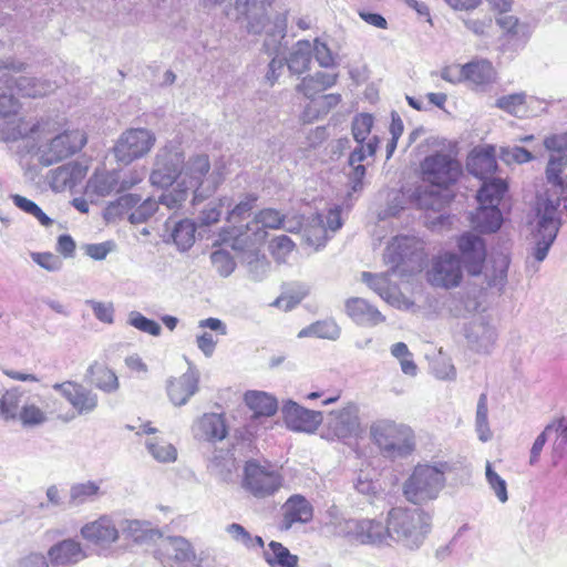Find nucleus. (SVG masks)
I'll list each match as a JSON object with an SVG mask.
<instances>
[{"mask_svg":"<svg viewBox=\"0 0 567 567\" xmlns=\"http://www.w3.org/2000/svg\"><path fill=\"white\" fill-rule=\"evenodd\" d=\"M301 223L296 221V226H289L285 221L284 215L274 208H265L255 215L252 221L246 225V230L235 228L230 233V239L233 240V248H244L245 246H257L261 244L266 238L265 229H279L284 228L288 231H295L299 229Z\"/></svg>","mask_w":567,"mask_h":567,"instance_id":"8","label":"nucleus"},{"mask_svg":"<svg viewBox=\"0 0 567 567\" xmlns=\"http://www.w3.org/2000/svg\"><path fill=\"white\" fill-rule=\"evenodd\" d=\"M154 555L164 567H181L196 558L190 543L181 536H162Z\"/></svg>","mask_w":567,"mask_h":567,"instance_id":"17","label":"nucleus"},{"mask_svg":"<svg viewBox=\"0 0 567 567\" xmlns=\"http://www.w3.org/2000/svg\"><path fill=\"white\" fill-rule=\"evenodd\" d=\"M509 267V258L504 254L495 256L492 260V267L486 268L484 278L487 288H494L503 291L507 284V271Z\"/></svg>","mask_w":567,"mask_h":567,"instance_id":"41","label":"nucleus"},{"mask_svg":"<svg viewBox=\"0 0 567 567\" xmlns=\"http://www.w3.org/2000/svg\"><path fill=\"white\" fill-rule=\"evenodd\" d=\"M210 260L214 268L221 277L230 276L236 268L234 258L224 249L215 250L210 255Z\"/></svg>","mask_w":567,"mask_h":567,"instance_id":"56","label":"nucleus"},{"mask_svg":"<svg viewBox=\"0 0 567 567\" xmlns=\"http://www.w3.org/2000/svg\"><path fill=\"white\" fill-rule=\"evenodd\" d=\"M50 125L44 132L38 131L35 134H29L24 138L41 141L48 138L49 135L55 134L45 145L39 146L40 162L45 166L63 161L80 151L86 143L85 134L80 130L59 132L55 122L47 121Z\"/></svg>","mask_w":567,"mask_h":567,"instance_id":"5","label":"nucleus"},{"mask_svg":"<svg viewBox=\"0 0 567 567\" xmlns=\"http://www.w3.org/2000/svg\"><path fill=\"white\" fill-rule=\"evenodd\" d=\"M230 206L231 199L228 197L220 198L218 202H210L198 216L199 225L208 227L217 223L221 216L223 209H228Z\"/></svg>","mask_w":567,"mask_h":567,"instance_id":"53","label":"nucleus"},{"mask_svg":"<svg viewBox=\"0 0 567 567\" xmlns=\"http://www.w3.org/2000/svg\"><path fill=\"white\" fill-rule=\"evenodd\" d=\"M55 85L49 81L19 75L10 69L0 66V141H17L38 131L44 132L48 122L31 123L18 116L20 107L14 93L28 97H38L53 92Z\"/></svg>","mask_w":567,"mask_h":567,"instance_id":"1","label":"nucleus"},{"mask_svg":"<svg viewBox=\"0 0 567 567\" xmlns=\"http://www.w3.org/2000/svg\"><path fill=\"white\" fill-rule=\"evenodd\" d=\"M532 100L524 92L512 93L498 97L495 106L513 116L525 117L528 116V104Z\"/></svg>","mask_w":567,"mask_h":567,"instance_id":"45","label":"nucleus"},{"mask_svg":"<svg viewBox=\"0 0 567 567\" xmlns=\"http://www.w3.org/2000/svg\"><path fill=\"white\" fill-rule=\"evenodd\" d=\"M147 175L146 167L133 168L124 174L120 172V189L121 193L130 190L138 185Z\"/></svg>","mask_w":567,"mask_h":567,"instance_id":"63","label":"nucleus"},{"mask_svg":"<svg viewBox=\"0 0 567 567\" xmlns=\"http://www.w3.org/2000/svg\"><path fill=\"white\" fill-rule=\"evenodd\" d=\"M189 189L183 182L177 181L176 185L166 189L158 198V204L166 206L168 209H178L189 196Z\"/></svg>","mask_w":567,"mask_h":567,"instance_id":"50","label":"nucleus"},{"mask_svg":"<svg viewBox=\"0 0 567 567\" xmlns=\"http://www.w3.org/2000/svg\"><path fill=\"white\" fill-rule=\"evenodd\" d=\"M465 80L476 86H485L495 80V70L486 60L470 62L464 65Z\"/></svg>","mask_w":567,"mask_h":567,"instance_id":"43","label":"nucleus"},{"mask_svg":"<svg viewBox=\"0 0 567 567\" xmlns=\"http://www.w3.org/2000/svg\"><path fill=\"white\" fill-rule=\"evenodd\" d=\"M86 192L97 197L121 193L120 171H97L87 181Z\"/></svg>","mask_w":567,"mask_h":567,"instance_id":"33","label":"nucleus"},{"mask_svg":"<svg viewBox=\"0 0 567 567\" xmlns=\"http://www.w3.org/2000/svg\"><path fill=\"white\" fill-rule=\"evenodd\" d=\"M86 558L82 544L73 538H66L52 545L48 550V559L52 566H70Z\"/></svg>","mask_w":567,"mask_h":567,"instance_id":"27","label":"nucleus"},{"mask_svg":"<svg viewBox=\"0 0 567 567\" xmlns=\"http://www.w3.org/2000/svg\"><path fill=\"white\" fill-rule=\"evenodd\" d=\"M421 174L423 182L439 188H447L462 174V166L450 154L437 152L422 161Z\"/></svg>","mask_w":567,"mask_h":567,"instance_id":"10","label":"nucleus"},{"mask_svg":"<svg viewBox=\"0 0 567 567\" xmlns=\"http://www.w3.org/2000/svg\"><path fill=\"white\" fill-rule=\"evenodd\" d=\"M457 247L464 268L468 275H481L486 259V246L484 240L472 233H464L457 239Z\"/></svg>","mask_w":567,"mask_h":567,"instance_id":"22","label":"nucleus"},{"mask_svg":"<svg viewBox=\"0 0 567 567\" xmlns=\"http://www.w3.org/2000/svg\"><path fill=\"white\" fill-rule=\"evenodd\" d=\"M465 339L471 350L489 354L497 341V331L483 316L475 317L465 327Z\"/></svg>","mask_w":567,"mask_h":567,"instance_id":"20","label":"nucleus"},{"mask_svg":"<svg viewBox=\"0 0 567 567\" xmlns=\"http://www.w3.org/2000/svg\"><path fill=\"white\" fill-rule=\"evenodd\" d=\"M312 53L313 50L310 41L300 40L291 48L285 64H287L292 74H302L310 69Z\"/></svg>","mask_w":567,"mask_h":567,"instance_id":"36","label":"nucleus"},{"mask_svg":"<svg viewBox=\"0 0 567 567\" xmlns=\"http://www.w3.org/2000/svg\"><path fill=\"white\" fill-rule=\"evenodd\" d=\"M120 529L125 538L140 545L154 544L162 538L161 530L146 520L123 519Z\"/></svg>","mask_w":567,"mask_h":567,"instance_id":"32","label":"nucleus"},{"mask_svg":"<svg viewBox=\"0 0 567 567\" xmlns=\"http://www.w3.org/2000/svg\"><path fill=\"white\" fill-rule=\"evenodd\" d=\"M340 227V212L332 208L326 216L317 214L311 220V226L303 229V237L309 246L319 248L324 244L327 230L336 231Z\"/></svg>","mask_w":567,"mask_h":567,"instance_id":"26","label":"nucleus"},{"mask_svg":"<svg viewBox=\"0 0 567 567\" xmlns=\"http://www.w3.org/2000/svg\"><path fill=\"white\" fill-rule=\"evenodd\" d=\"M354 487L363 495H372L377 493L379 484L373 480L370 472L361 470L354 480Z\"/></svg>","mask_w":567,"mask_h":567,"instance_id":"64","label":"nucleus"},{"mask_svg":"<svg viewBox=\"0 0 567 567\" xmlns=\"http://www.w3.org/2000/svg\"><path fill=\"white\" fill-rule=\"evenodd\" d=\"M373 117L370 114H359L352 122V135L358 144L363 143L370 135Z\"/></svg>","mask_w":567,"mask_h":567,"instance_id":"58","label":"nucleus"},{"mask_svg":"<svg viewBox=\"0 0 567 567\" xmlns=\"http://www.w3.org/2000/svg\"><path fill=\"white\" fill-rule=\"evenodd\" d=\"M312 56H315L321 68L328 69L336 65L334 56L324 42L316 39L312 44Z\"/></svg>","mask_w":567,"mask_h":567,"instance_id":"61","label":"nucleus"},{"mask_svg":"<svg viewBox=\"0 0 567 567\" xmlns=\"http://www.w3.org/2000/svg\"><path fill=\"white\" fill-rule=\"evenodd\" d=\"M281 529L288 530L293 524L309 523L313 517V507L310 502L300 494L290 496L282 506Z\"/></svg>","mask_w":567,"mask_h":567,"instance_id":"29","label":"nucleus"},{"mask_svg":"<svg viewBox=\"0 0 567 567\" xmlns=\"http://www.w3.org/2000/svg\"><path fill=\"white\" fill-rule=\"evenodd\" d=\"M247 406L254 412L252 420L268 417L277 412V401L266 392L249 391L245 394Z\"/></svg>","mask_w":567,"mask_h":567,"instance_id":"37","label":"nucleus"},{"mask_svg":"<svg viewBox=\"0 0 567 567\" xmlns=\"http://www.w3.org/2000/svg\"><path fill=\"white\" fill-rule=\"evenodd\" d=\"M52 389L59 392L72 406L73 412L69 414L87 415L95 411L99 404L97 394L85 388L83 384L65 381L54 383Z\"/></svg>","mask_w":567,"mask_h":567,"instance_id":"19","label":"nucleus"},{"mask_svg":"<svg viewBox=\"0 0 567 567\" xmlns=\"http://www.w3.org/2000/svg\"><path fill=\"white\" fill-rule=\"evenodd\" d=\"M22 395L20 388L7 390L0 399V416L4 420H18L22 411Z\"/></svg>","mask_w":567,"mask_h":567,"instance_id":"46","label":"nucleus"},{"mask_svg":"<svg viewBox=\"0 0 567 567\" xmlns=\"http://www.w3.org/2000/svg\"><path fill=\"white\" fill-rule=\"evenodd\" d=\"M195 223L189 219H183L175 225L172 237L179 249L187 250L195 241Z\"/></svg>","mask_w":567,"mask_h":567,"instance_id":"49","label":"nucleus"},{"mask_svg":"<svg viewBox=\"0 0 567 567\" xmlns=\"http://www.w3.org/2000/svg\"><path fill=\"white\" fill-rule=\"evenodd\" d=\"M338 74L327 72H317L313 75L306 76L297 85V91L306 97L312 99L316 94L333 86L337 82Z\"/></svg>","mask_w":567,"mask_h":567,"instance_id":"40","label":"nucleus"},{"mask_svg":"<svg viewBox=\"0 0 567 567\" xmlns=\"http://www.w3.org/2000/svg\"><path fill=\"white\" fill-rule=\"evenodd\" d=\"M127 323L138 331L151 334L153 337H158L162 332V327L158 322L146 318L141 312L135 310L128 313Z\"/></svg>","mask_w":567,"mask_h":567,"instance_id":"54","label":"nucleus"},{"mask_svg":"<svg viewBox=\"0 0 567 567\" xmlns=\"http://www.w3.org/2000/svg\"><path fill=\"white\" fill-rule=\"evenodd\" d=\"M487 412V396L483 393L478 399L476 409V431L482 442H486L492 437V432L488 427Z\"/></svg>","mask_w":567,"mask_h":567,"instance_id":"55","label":"nucleus"},{"mask_svg":"<svg viewBox=\"0 0 567 567\" xmlns=\"http://www.w3.org/2000/svg\"><path fill=\"white\" fill-rule=\"evenodd\" d=\"M193 435L198 441L217 442L227 435V427L221 414L206 413L192 426Z\"/></svg>","mask_w":567,"mask_h":567,"instance_id":"28","label":"nucleus"},{"mask_svg":"<svg viewBox=\"0 0 567 567\" xmlns=\"http://www.w3.org/2000/svg\"><path fill=\"white\" fill-rule=\"evenodd\" d=\"M184 155L177 146H164L158 150L154 167L150 174V182L153 186L165 188L181 178Z\"/></svg>","mask_w":567,"mask_h":567,"instance_id":"13","label":"nucleus"},{"mask_svg":"<svg viewBox=\"0 0 567 567\" xmlns=\"http://www.w3.org/2000/svg\"><path fill=\"white\" fill-rule=\"evenodd\" d=\"M424 258L423 243L416 237L396 236L386 246L383 260L390 270L383 274L362 272L361 279L389 305L399 309H409L413 302L405 298L399 287L392 284L390 276L414 271L422 265Z\"/></svg>","mask_w":567,"mask_h":567,"instance_id":"2","label":"nucleus"},{"mask_svg":"<svg viewBox=\"0 0 567 567\" xmlns=\"http://www.w3.org/2000/svg\"><path fill=\"white\" fill-rule=\"evenodd\" d=\"M486 481L489 487L494 491L496 497L501 503H506L508 499L507 484L493 468L489 462L485 466Z\"/></svg>","mask_w":567,"mask_h":567,"instance_id":"57","label":"nucleus"},{"mask_svg":"<svg viewBox=\"0 0 567 567\" xmlns=\"http://www.w3.org/2000/svg\"><path fill=\"white\" fill-rule=\"evenodd\" d=\"M257 246H245L244 248H235L236 250L246 251V265L248 270V276L254 281H261L266 278L270 262L266 258L265 255H260L257 249Z\"/></svg>","mask_w":567,"mask_h":567,"instance_id":"44","label":"nucleus"},{"mask_svg":"<svg viewBox=\"0 0 567 567\" xmlns=\"http://www.w3.org/2000/svg\"><path fill=\"white\" fill-rule=\"evenodd\" d=\"M281 412L287 426L295 431L313 432L323 420L321 412L306 409L290 400L285 402Z\"/></svg>","mask_w":567,"mask_h":567,"instance_id":"23","label":"nucleus"},{"mask_svg":"<svg viewBox=\"0 0 567 567\" xmlns=\"http://www.w3.org/2000/svg\"><path fill=\"white\" fill-rule=\"evenodd\" d=\"M467 167L473 175L483 179L484 174L495 172L497 162L491 152H482L470 159Z\"/></svg>","mask_w":567,"mask_h":567,"instance_id":"51","label":"nucleus"},{"mask_svg":"<svg viewBox=\"0 0 567 567\" xmlns=\"http://www.w3.org/2000/svg\"><path fill=\"white\" fill-rule=\"evenodd\" d=\"M508 189L507 183L502 178H486L477 190L476 199L480 205L498 207Z\"/></svg>","mask_w":567,"mask_h":567,"instance_id":"39","label":"nucleus"},{"mask_svg":"<svg viewBox=\"0 0 567 567\" xmlns=\"http://www.w3.org/2000/svg\"><path fill=\"white\" fill-rule=\"evenodd\" d=\"M86 303L91 307L97 320L107 324L114 322V306L112 302L86 300Z\"/></svg>","mask_w":567,"mask_h":567,"instance_id":"62","label":"nucleus"},{"mask_svg":"<svg viewBox=\"0 0 567 567\" xmlns=\"http://www.w3.org/2000/svg\"><path fill=\"white\" fill-rule=\"evenodd\" d=\"M336 534L362 545L380 546L388 543V525L374 519H343L336 525Z\"/></svg>","mask_w":567,"mask_h":567,"instance_id":"11","label":"nucleus"},{"mask_svg":"<svg viewBox=\"0 0 567 567\" xmlns=\"http://www.w3.org/2000/svg\"><path fill=\"white\" fill-rule=\"evenodd\" d=\"M80 534L97 549L109 550L120 539L121 529L111 516L101 515L95 520L84 524Z\"/></svg>","mask_w":567,"mask_h":567,"instance_id":"18","label":"nucleus"},{"mask_svg":"<svg viewBox=\"0 0 567 567\" xmlns=\"http://www.w3.org/2000/svg\"><path fill=\"white\" fill-rule=\"evenodd\" d=\"M370 436L385 457H405L415 447L411 427L390 420H380L370 427Z\"/></svg>","mask_w":567,"mask_h":567,"instance_id":"7","label":"nucleus"},{"mask_svg":"<svg viewBox=\"0 0 567 567\" xmlns=\"http://www.w3.org/2000/svg\"><path fill=\"white\" fill-rule=\"evenodd\" d=\"M199 373L189 367L188 370L178 378H169L166 382V391L169 401L175 406L185 405L188 400L198 391Z\"/></svg>","mask_w":567,"mask_h":567,"instance_id":"24","label":"nucleus"},{"mask_svg":"<svg viewBox=\"0 0 567 567\" xmlns=\"http://www.w3.org/2000/svg\"><path fill=\"white\" fill-rule=\"evenodd\" d=\"M358 406L347 404L338 411H332L327 419V427L330 434L337 439H346L353 435L359 429Z\"/></svg>","mask_w":567,"mask_h":567,"instance_id":"25","label":"nucleus"},{"mask_svg":"<svg viewBox=\"0 0 567 567\" xmlns=\"http://www.w3.org/2000/svg\"><path fill=\"white\" fill-rule=\"evenodd\" d=\"M148 453L161 463L175 462L177 458L176 447L159 437L148 439L145 443Z\"/></svg>","mask_w":567,"mask_h":567,"instance_id":"48","label":"nucleus"},{"mask_svg":"<svg viewBox=\"0 0 567 567\" xmlns=\"http://www.w3.org/2000/svg\"><path fill=\"white\" fill-rule=\"evenodd\" d=\"M91 383L105 393H113L118 390L120 382L116 373L104 364L94 362L87 369Z\"/></svg>","mask_w":567,"mask_h":567,"instance_id":"38","label":"nucleus"},{"mask_svg":"<svg viewBox=\"0 0 567 567\" xmlns=\"http://www.w3.org/2000/svg\"><path fill=\"white\" fill-rule=\"evenodd\" d=\"M181 182L194 194V204L210 196L224 181L219 167L212 168L206 154L190 156L182 164Z\"/></svg>","mask_w":567,"mask_h":567,"instance_id":"6","label":"nucleus"},{"mask_svg":"<svg viewBox=\"0 0 567 567\" xmlns=\"http://www.w3.org/2000/svg\"><path fill=\"white\" fill-rule=\"evenodd\" d=\"M282 486L279 472L269 464L256 460L247 461L244 466L241 487L256 498L272 496Z\"/></svg>","mask_w":567,"mask_h":567,"instance_id":"9","label":"nucleus"},{"mask_svg":"<svg viewBox=\"0 0 567 567\" xmlns=\"http://www.w3.org/2000/svg\"><path fill=\"white\" fill-rule=\"evenodd\" d=\"M264 559L270 567H298L299 557L281 543L271 540L264 549Z\"/></svg>","mask_w":567,"mask_h":567,"instance_id":"42","label":"nucleus"},{"mask_svg":"<svg viewBox=\"0 0 567 567\" xmlns=\"http://www.w3.org/2000/svg\"><path fill=\"white\" fill-rule=\"evenodd\" d=\"M472 226L485 234L497 231L503 224V216L498 207L480 205L471 215Z\"/></svg>","mask_w":567,"mask_h":567,"instance_id":"34","label":"nucleus"},{"mask_svg":"<svg viewBox=\"0 0 567 567\" xmlns=\"http://www.w3.org/2000/svg\"><path fill=\"white\" fill-rule=\"evenodd\" d=\"M238 467L237 458L229 450L215 451L207 465L208 472L226 484L236 482Z\"/></svg>","mask_w":567,"mask_h":567,"instance_id":"31","label":"nucleus"},{"mask_svg":"<svg viewBox=\"0 0 567 567\" xmlns=\"http://www.w3.org/2000/svg\"><path fill=\"white\" fill-rule=\"evenodd\" d=\"M141 200L137 194H125L106 206L104 217L107 220H114L133 209L128 215L130 223L134 225L146 223L157 210L158 200L153 198Z\"/></svg>","mask_w":567,"mask_h":567,"instance_id":"12","label":"nucleus"},{"mask_svg":"<svg viewBox=\"0 0 567 567\" xmlns=\"http://www.w3.org/2000/svg\"><path fill=\"white\" fill-rule=\"evenodd\" d=\"M10 198L19 209L32 215L42 226L50 227L53 224V220L33 200L19 194H13Z\"/></svg>","mask_w":567,"mask_h":567,"instance_id":"52","label":"nucleus"},{"mask_svg":"<svg viewBox=\"0 0 567 567\" xmlns=\"http://www.w3.org/2000/svg\"><path fill=\"white\" fill-rule=\"evenodd\" d=\"M388 536L398 545L420 548L431 532V516L421 508L394 507L386 516Z\"/></svg>","mask_w":567,"mask_h":567,"instance_id":"3","label":"nucleus"},{"mask_svg":"<svg viewBox=\"0 0 567 567\" xmlns=\"http://www.w3.org/2000/svg\"><path fill=\"white\" fill-rule=\"evenodd\" d=\"M101 484L102 481H86L71 485L69 491V506L79 507L86 503L97 501L103 495Z\"/></svg>","mask_w":567,"mask_h":567,"instance_id":"35","label":"nucleus"},{"mask_svg":"<svg viewBox=\"0 0 567 567\" xmlns=\"http://www.w3.org/2000/svg\"><path fill=\"white\" fill-rule=\"evenodd\" d=\"M379 138L377 136L371 137L365 144L364 142L358 144V146L350 153L349 164L362 163L368 156H373L377 152Z\"/></svg>","mask_w":567,"mask_h":567,"instance_id":"60","label":"nucleus"},{"mask_svg":"<svg viewBox=\"0 0 567 567\" xmlns=\"http://www.w3.org/2000/svg\"><path fill=\"white\" fill-rule=\"evenodd\" d=\"M340 327L334 320H321L311 323L298 332V338L316 337L321 339L337 340L340 337Z\"/></svg>","mask_w":567,"mask_h":567,"instance_id":"47","label":"nucleus"},{"mask_svg":"<svg viewBox=\"0 0 567 567\" xmlns=\"http://www.w3.org/2000/svg\"><path fill=\"white\" fill-rule=\"evenodd\" d=\"M215 3L229 2L240 17L247 20L248 32L260 33L267 22V10L275 0H213Z\"/></svg>","mask_w":567,"mask_h":567,"instance_id":"21","label":"nucleus"},{"mask_svg":"<svg viewBox=\"0 0 567 567\" xmlns=\"http://www.w3.org/2000/svg\"><path fill=\"white\" fill-rule=\"evenodd\" d=\"M344 308L347 315L360 326L374 327L385 320V317L363 298H349Z\"/></svg>","mask_w":567,"mask_h":567,"instance_id":"30","label":"nucleus"},{"mask_svg":"<svg viewBox=\"0 0 567 567\" xmlns=\"http://www.w3.org/2000/svg\"><path fill=\"white\" fill-rule=\"evenodd\" d=\"M452 467L447 462L417 464L403 484L404 497L413 504H424L437 498L445 486V474Z\"/></svg>","mask_w":567,"mask_h":567,"instance_id":"4","label":"nucleus"},{"mask_svg":"<svg viewBox=\"0 0 567 567\" xmlns=\"http://www.w3.org/2000/svg\"><path fill=\"white\" fill-rule=\"evenodd\" d=\"M501 158L506 164L512 163H527L533 158V155L529 151H527L524 147L514 145V146H506L501 148Z\"/></svg>","mask_w":567,"mask_h":567,"instance_id":"59","label":"nucleus"},{"mask_svg":"<svg viewBox=\"0 0 567 567\" xmlns=\"http://www.w3.org/2000/svg\"><path fill=\"white\" fill-rule=\"evenodd\" d=\"M463 278L461 259L457 255L444 252L432 260L427 280L434 287L454 288Z\"/></svg>","mask_w":567,"mask_h":567,"instance_id":"16","label":"nucleus"},{"mask_svg":"<svg viewBox=\"0 0 567 567\" xmlns=\"http://www.w3.org/2000/svg\"><path fill=\"white\" fill-rule=\"evenodd\" d=\"M42 406H39L35 401L28 399L22 404V411L19 415V421L23 426H38L49 421L50 415H55L63 422L74 420V414H62V403L51 395L43 398L38 396Z\"/></svg>","mask_w":567,"mask_h":567,"instance_id":"15","label":"nucleus"},{"mask_svg":"<svg viewBox=\"0 0 567 567\" xmlns=\"http://www.w3.org/2000/svg\"><path fill=\"white\" fill-rule=\"evenodd\" d=\"M155 141V135L150 130H126L114 146L115 157L121 163L130 164L134 159L146 155L154 146Z\"/></svg>","mask_w":567,"mask_h":567,"instance_id":"14","label":"nucleus"}]
</instances>
